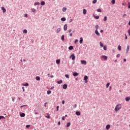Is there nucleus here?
Wrapping results in <instances>:
<instances>
[{
    "label": "nucleus",
    "instance_id": "f257e3e1",
    "mask_svg": "<svg viewBox=\"0 0 130 130\" xmlns=\"http://www.w3.org/2000/svg\"><path fill=\"white\" fill-rule=\"evenodd\" d=\"M121 107H122L121 104H117L115 108V111H116V112H117V111H119V110L121 109Z\"/></svg>",
    "mask_w": 130,
    "mask_h": 130
},
{
    "label": "nucleus",
    "instance_id": "f03ea898",
    "mask_svg": "<svg viewBox=\"0 0 130 130\" xmlns=\"http://www.w3.org/2000/svg\"><path fill=\"white\" fill-rule=\"evenodd\" d=\"M70 58H72V60H75V59L76 58V56H75V54H73L71 55L70 57Z\"/></svg>",
    "mask_w": 130,
    "mask_h": 130
},
{
    "label": "nucleus",
    "instance_id": "7ed1b4c3",
    "mask_svg": "<svg viewBox=\"0 0 130 130\" xmlns=\"http://www.w3.org/2000/svg\"><path fill=\"white\" fill-rule=\"evenodd\" d=\"M81 62L82 64H84L85 66L87 64V61H86V60H81Z\"/></svg>",
    "mask_w": 130,
    "mask_h": 130
},
{
    "label": "nucleus",
    "instance_id": "20e7f679",
    "mask_svg": "<svg viewBox=\"0 0 130 130\" xmlns=\"http://www.w3.org/2000/svg\"><path fill=\"white\" fill-rule=\"evenodd\" d=\"M101 57L102 59H104L105 60H106L108 58V57L105 55L102 56Z\"/></svg>",
    "mask_w": 130,
    "mask_h": 130
},
{
    "label": "nucleus",
    "instance_id": "39448f33",
    "mask_svg": "<svg viewBox=\"0 0 130 130\" xmlns=\"http://www.w3.org/2000/svg\"><path fill=\"white\" fill-rule=\"evenodd\" d=\"M84 81H85V83H88V80H87L88 76H84Z\"/></svg>",
    "mask_w": 130,
    "mask_h": 130
},
{
    "label": "nucleus",
    "instance_id": "423d86ee",
    "mask_svg": "<svg viewBox=\"0 0 130 130\" xmlns=\"http://www.w3.org/2000/svg\"><path fill=\"white\" fill-rule=\"evenodd\" d=\"M63 29L64 31H67V30H68V25L67 24L64 25Z\"/></svg>",
    "mask_w": 130,
    "mask_h": 130
},
{
    "label": "nucleus",
    "instance_id": "0eeeda50",
    "mask_svg": "<svg viewBox=\"0 0 130 130\" xmlns=\"http://www.w3.org/2000/svg\"><path fill=\"white\" fill-rule=\"evenodd\" d=\"M73 75L74 76V77H77V76H79V73H78L77 72H74L73 74Z\"/></svg>",
    "mask_w": 130,
    "mask_h": 130
},
{
    "label": "nucleus",
    "instance_id": "6e6552de",
    "mask_svg": "<svg viewBox=\"0 0 130 130\" xmlns=\"http://www.w3.org/2000/svg\"><path fill=\"white\" fill-rule=\"evenodd\" d=\"M95 34H96L98 36H100V33H99V32H98V30L95 29Z\"/></svg>",
    "mask_w": 130,
    "mask_h": 130
},
{
    "label": "nucleus",
    "instance_id": "1a4fd4ad",
    "mask_svg": "<svg viewBox=\"0 0 130 130\" xmlns=\"http://www.w3.org/2000/svg\"><path fill=\"white\" fill-rule=\"evenodd\" d=\"M2 10L3 13H6V12H7V10H6V8H5V7H2Z\"/></svg>",
    "mask_w": 130,
    "mask_h": 130
},
{
    "label": "nucleus",
    "instance_id": "9d476101",
    "mask_svg": "<svg viewBox=\"0 0 130 130\" xmlns=\"http://www.w3.org/2000/svg\"><path fill=\"white\" fill-rule=\"evenodd\" d=\"M63 89H67L68 88V85L64 84L62 86Z\"/></svg>",
    "mask_w": 130,
    "mask_h": 130
},
{
    "label": "nucleus",
    "instance_id": "9b49d317",
    "mask_svg": "<svg viewBox=\"0 0 130 130\" xmlns=\"http://www.w3.org/2000/svg\"><path fill=\"white\" fill-rule=\"evenodd\" d=\"M128 50H129V46H127V48L126 50V53H127L128 52Z\"/></svg>",
    "mask_w": 130,
    "mask_h": 130
},
{
    "label": "nucleus",
    "instance_id": "f8f14e48",
    "mask_svg": "<svg viewBox=\"0 0 130 130\" xmlns=\"http://www.w3.org/2000/svg\"><path fill=\"white\" fill-rule=\"evenodd\" d=\"M83 13L84 15H86V14H87V10L86 9H83Z\"/></svg>",
    "mask_w": 130,
    "mask_h": 130
},
{
    "label": "nucleus",
    "instance_id": "ddd939ff",
    "mask_svg": "<svg viewBox=\"0 0 130 130\" xmlns=\"http://www.w3.org/2000/svg\"><path fill=\"white\" fill-rule=\"evenodd\" d=\"M109 128H110V124H108L106 125V129L108 130L109 129Z\"/></svg>",
    "mask_w": 130,
    "mask_h": 130
},
{
    "label": "nucleus",
    "instance_id": "4468645a",
    "mask_svg": "<svg viewBox=\"0 0 130 130\" xmlns=\"http://www.w3.org/2000/svg\"><path fill=\"white\" fill-rule=\"evenodd\" d=\"M56 62L57 64H59V63H60V60H59V59L56 60Z\"/></svg>",
    "mask_w": 130,
    "mask_h": 130
},
{
    "label": "nucleus",
    "instance_id": "2eb2a0df",
    "mask_svg": "<svg viewBox=\"0 0 130 130\" xmlns=\"http://www.w3.org/2000/svg\"><path fill=\"white\" fill-rule=\"evenodd\" d=\"M79 42L81 44H82V43H83V38L82 37L80 38V40L79 41Z\"/></svg>",
    "mask_w": 130,
    "mask_h": 130
},
{
    "label": "nucleus",
    "instance_id": "dca6fc26",
    "mask_svg": "<svg viewBox=\"0 0 130 130\" xmlns=\"http://www.w3.org/2000/svg\"><path fill=\"white\" fill-rule=\"evenodd\" d=\"M69 50H72V49H74V47H73L72 46H70L69 47Z\"/></svg>",
    "mask_w": 130,
    "mask_h": 130
},
{
    "label": "nucleus",
    "instance_id": "f3484780",
    "mask_svg": "<svg viewBox=\"0 0 130 130\" xmlns=\"http://www.w3.org/2000/svg\"><path fill=\"white\" fill-rule=\"evenodd\" d=\"M71 126V122H68V123H67V125H66V126L67 127H69V126Z\"/></svg>",
    "mask_w": 130,
    "mask_h": 130
},
{
    "label": "nucleus",
    "instance_id": "a211bd4d",
    "mask_svg": "<svg viewBox=\"0 0 130 130\" xmlns=\"http://www.w3.org/2000/svg\"><path fill=\"white\" fill-rule=\"evenodd\" d=\"M40 5V3L37 2L35 3V6H39Z\"/></svg>",
    "mask_w": 130,
    "mask_h": 130
},
{
    "label": "nucleus",
    "instance_id": "6ab92c4d",
    "mask_svg": "<svg viewBox=\"0 0 130 130\" xmlns=\"http://www.w3.org/2000/svg\"><path fill=\"white\" fill-rule=\"evenodd\" d=\"M37 81H40V77L39 76H37L36 78Z\"/></svg>",
    "mask_w": 130,
    "mask_h": 130
},
{
    "label": "nucleus",
    "instance_id": "aec40b11",
    "mask_svg": "<svg viewBox=\"0 0 130 130\" xmlns=\"http://www.w3.org/2000/svg\"><path fill=\"white\" fill-rule=\"evenodd\" d=\"M57 84H61V83H62V81L61 80L57 81Z\"/></svg>",
    "mask_w": 130,
    "mask_h": 130
},
{
    "label": "nucleus",
    "instance_id": "412c9836",
    "mask_svg": "<svg viewBox=\"0 0 130 130\" xmlns=\"http://www.w3.org/2000/svg\"><path fill=\"white\" fill-rule=\"evenodd\" d=\"M130 98L129 97H126L125 98V101H129Z\"/></svg>",
    "mask_w": 130,
    "mask_h": 130
},
{
    "label": "nucleus",
    "instance_id": "4be33fe9",
    "mask_svg": "<svg viewBox=\"0 0 130 130\" xmlns=\"http://www.w3.org/2000/svg\"><path fill=\"white\" fill-rule=\"evenodd\" d=\"M21 117H24L25 116V113H22V114H20Z\"/></svg>",
    "mask_w": 130,
    "mask_h": 130
},
{
    "label": "nucleus",
    "instance_id": "5701e85b",
    "mask_svg": "<svg viewBox=\"0 0 130 130\" xmlns=\"http://www.w3.org/2000/svg\"><path fill=\"white\" fill-rule=\"evenodd\" d=\"M76 115H81V112H76Z\"/></svg>",
    "mask_w": 130,
    "mask_h": 130
},
{
    "label": "nucleus",
    "instance_id": "b1692460",
    "mask_svg": "<svg viewBox=\"0 0 130 130\" xmlns=\"http://www.w3.org/2000/svg\"><path fill=\"white\" fill-rule=\"evenodd\" d=\"M41 6H44L45 5V2L44 1H43L41 3Z\"/></svg>",
    "mask_w": 130,
    "mask_h": 130
},
{
    "label": "nucleus",
    "instance_id": "393cba45",
    "mask_svg": "<svg viewBox=\"0 0 130 130\" xmlns=\"http://www.w3.org/2000/svg\"><path fill=\"white\" fill-rule=\"evenodd\" d=\"M47 94H48V95H49L50 94H51V91L50 90H48L47 91Z\"/></svg>",
    "mask_w": 130,
    "mask_h": 130
},
{
    "label": "nucleus",
    "instance_id": "a878e982",
    "mask_svg": "<svg viewBox=\"0 0 130 130\" xmlns=\"http://www.w3.org/2000/svg\"><path fill=\"white\" fill-rule=\"evenodd\" d=\"M100 45L101 46V47H103V46H104V45H103V43H102L101 42H100Z\"/></svg>",
    "mask_w": 130,
    "mask_h": 130
},
{
    "label": "nucleus",
    "instance_id": "bb28decb",
    "mask_svg": "<svg viewBox=\"0 0 130 130\" xmlns=\"http://www.w3.org/2000/svg\"><path fill=\"white\" fill-rule=\"evenodd\" d=\"M104 21L105 22H106V21H107V16H105L104 18Z\"/></svg>",
    "mask_w": 130,
    "mask_h": 130
},
{
    "label": "nucleus",
    "instance_id": "cd10ccee",
    "mask_svg": "<svg viewBox=\"0 0 130 130\" xmlns=\"http://www.w3.org/2000/svg\"><path fill=\"white\" fill-rule=\"evenodd\" d=\"M31 12H32V13H35V12H36V9L34 8L31 9Z\"/></svg>",
    "mask_w": 130,
    "mask_h": 130
},
{
    "label": "nucleus",
    "instance_id": "c85d7f7f",
    "mask_svg": "<svg viewBox=\"0 0 130 130\" xmlns=\"http://www.w3.org/2000/svg\"><path fill=\"white\" fill-rule=\"evenodd\" d=\"M61 40H62V41H63L64 40V36L62 35L61 37Z\"/></svg>",
    "mask_w": 130,
    "mask_h": 130
},
{
    "label": "nucleus",
    "instance_id": "c756f323",
    "mask_svg": "<svg viewBox=\"0 0 130 130\" xmlns=\"http://www.w3.org/2000/svg\"><path fill=\"white\" fill-rule=\"evenodd\" d=\"M66 20H67V19H66V18H64V17H62L61 18V20L63 21V22H64V21H66Z\"/></svg>",
    "mask_w": 130,
    "mask_h": 130
},
{
    "label": "nucleus",
    "instance_id": "7c9ffc66",
    "mask_svg": "<svg viewBox=\"0 0 130 130\" xmlns=\"http://www.w3.org/2000/svg\"><path fill=\"white\" fill-rule=\"evenodd\" d=\"M60 31V28H58L57 29V33H59V32Z\"/></svg>",
    "mask_w": 130,
    "mask_h": 130
},
{
    "label": "nucleus",
    "instance_id": "2f4dec72",
    "mask_svg": "<svg viewBox=\"0 0 130 130\" xmlns=\"http://www.w3.org/2000/svg\"><path fill=\"white\" fill-rule=\"evenodd\" d=\"M94 18H95V19H96V20H98V19H99V16H96L95 15H93Z\"/></svg>",
    "mask_w": 130,
    "mask_h": 130
},
{
    "label": "nucleus",
    "instance_id": "473e14b6",
    "mask_svg": "<svg viewBox=\"0 0 130 130\" xmlns=\"http://www.w3.org/2000/svg\"><path fill=\"white\" fill-rule=\"evenodd\" d=\"M62 11H63V12H66L67 11V8L63 7L62 8Z\"/></svg>",
    "mask_w": 130,
    "mask_h": 130
},
{
    "label": "nucleus",
    "instance_id": "72a5a7b5",
    "mask_svg": "<svg viewBox=\"0 0 130 130\" xmlns=\"http://www.w3.org/2000/svg\"><path fill=\"white\" fill-rule=\"evenodd\" d=\"M65 77L67 79H70V76H69V75H68V74L65 75Z\"/></svg>",
    "mask_w": 130,
    "mask_h": 130
},
{
    "label": "nucleus",
    "instance_id": "f704fd0d",
    "mask_svg": "<svg viewBox=\"0 0 130 130\" xmlns=\"http://www.w3.org/2000/svg\"><path fill=\"white\" fill-rule=\"evenodd\" d=\"M118 50H121V46H120V45L118 46Z\"/></svg>",
    "mask_w": 130,
    "mask_h": 130
},
{
    "label": "nucleus",
    "instance_id": "c9c22d12",
    "mask_svg": "<svg viewBox=\"0 0 130 130\" xmlns=\"http://www.w3.org/2000/svg\"><path fill=\"white\" fill-rule=\"evenodd\" d=\"M110 85V83H108L107 84H106V88H108V87H109V85Z\"/></svg>",
    "mask_w": 130,
    "mask_h": 130
},
{
    "label": "nucleus",
    "instance_id": "e433bc0d",
    "mask_svg": "<svg viewBox=\"0 0 130 130\" xmlns=\"http://www.w3.org/2000/svg\"><path fill=\"white\" fill-rule=\"evenodd\" d=\"M95 28L96 29L95 30H98V28H99V25H95Z\"/></svg>",
    "mask_w": 130,
    "mask_h": 130
},
{
    "label": "nucleus",
    "instance_id": "4c0bfd02",
    "mask_svg": "<svg viewBox=\"0 0 130 130\" xmlns=\"http://www.w3.org/2000/svg\"><path fill=\"white\" fill-rule=\"evenodd\" d=\"M97 12H99L100 13H101L102 12V10L101 9H98L97 10Z\"/></svg>",
    "mask_w": 130,
    "mask_h": 130
},
{
    "label": "nucleus",
    "instance_id": "58836bf2",
    "mask_svg": "<svg viewBox=\"0 0 130 130\" xmlns=\"http://www.w3.org/2000/svg\"><path fill=\"white\" fill-rule=\"evenodd\" d=\"M111 3L113 5H114L115 4V0H112Z\"/></svg>",
    "mask_w": 130,
    "mask_h": 130
},
{
    "label": "nucleus",
    "instance_id": "ea45409f",
    "mask_svg": "<svg viewBox=\"0 0 130 130\" xmlns=\"http://www.w3.org/2000/svg\"><path fill=\"white\" fill-rule=\"evenodd\" d=\"M104 50H107V47L106 46H104Z\"/></svg>",
    "mask_w": 130,
    "mask_h": 130
},
{
    "label": "nucleus",
    "instance_id": "a19ab883",
    "mask_svg": "<svg viewBox=\"0 0 130 130\" xmlns=\"http://www.w3.org/2000/svg\"><path fill=\"white\" fill-rule=\"evenodd\" d=\"M96 3H97V0H93L92 1V4H96Z\"/></svg>",
    "mask_w": 130,
    "mask_h": 130
},
{
    "label": "nucleus",
    "instance_id": "79ce46f5",
    "mask_svg": "<svg viewBox=\"0 0 130 130\" xmlns=\"http://www.w3.org/2000/svg\"><path fill=\"white\" fill-rule=\"evenodd\" d=\"M27 32H28V31H27L26 29H24V30H23V33H24L25 34H26Z\"/></svg>",
    "mask_w": 130,
    "mask_h": 130
},
{
    "label": "nucleus",
    "instance_id": "37998d69",
    "mask_svg": "<svg viewBox=\"0 0 130 130\" xmlns=\"http://www.w3.org/2000/svg\"><path fill=\"white\" fill-rule=\"evenodd\" d=\"M5 119V117L4 116H0V119Z\"/></svg>",
    "mask_w": 130,
    "mask_h": 130
},
{
    "label": "nucleus",
    "instance_id": "c03bdc74",
    "mask_svg": "<svg viewBox=\"0 0 130 130\" xmlns=\"http://www.w3.org/2000/svg\"><path fill=\"white\" fill-rule=\"evenodd\" d=\"M78 42H79V40L78 39H76L75 41V43L76 44Z\"/></svg>",
    "mask_w": 130,
    "mask_h": 130
},
{
    "label": "nucleus",
    "instance_id": "a18cd8bd",
    "mask_svg": "<svg viewBox=\"0 0 130 130\" xmlns=\"http://www.w3.org/2000/svg\"><path fill=\"white\" fill-rule=\"evenodd\" d=\"M59 108V106H57V107H56V110H57V111H58V109Z\"/></svg>",
    "mask_w": 130,
    "mask_h": 130
},
{
    "label": "nucleus",
    "instance_id": "49530a36",
    "mask_svg": "<svg viewBox=\"0 0 130 130\" xmlns=\"http://www.w3.org/2000/svg\"><path fill=\"white\" fill-rule=\"evenodd\" d=\"M117 57H120V54H118L117 55Z\"/></svg>",
    "mask_w": 130,
    "mask_h": 130
},
{
    "label": "nucleus",
    "instance_id": "de8ad7c7",
    "mask_svg": "<svg viewBox=\"0 0 130 130\" xmlns=\"http://www.w3.org/2000/svg\"><path fill=\"white\" fill-rule=\"evenodd\" d=\"M26 127H27V128L30 127V125H26Z\"/></svg>",
    "mask_w": 130,
    "mask_h": 130
},
{
    "label": "nucleus",
    "instance_id": "09e8293b",
    "mask_svg": "<svg viewBox=\"0 0 130 130\" xmlns=\"http://www.w3.org/2000/svg\"><path fill=\"white\" fill-rule=\"evenodd\" d=\"M128 33L129 34V36H130V28L128 30Z\"/></svg>",
    "mask_w": 130,
    "mask_h": 130
},
{
    "label": "nucleus",
    "instance_id": "8fccbe9b",
    "mask_svg": "<svg viewBox=\"0 0 130 130\" xmlns=\"http://www.w3.org/2000/svg\"><path fill=\"white\" fill-rule=\"evenodd\" d=\"M65 118H64V116H63L62 117V120H65Z\"/></svg>",
    "mask_w": 130,
    "mask_h": 130
},
{
    "label": "nucleus",
    "instance_id": "3c124183",
    "mask_svg": "<svg viewBox=\"0 0 130 130\" xmlns=\"http://www.w3.org/2000/svg\"><path fill=\"white\" fill-rule=\"evenodd\" d=\"M72 22H73V19H70L69 23H72Z\"/></svg>",
    "mask_w": 130,
    "mask_h": 130
},
{
    "label": "nucleus",
    "instance_id": "603ef678",
    "mask_svg": "<svg viewBox=\"0 0 130 130\" xmlns=\"http://www.w3.org/2000/svg\"><path fill=\"white\" fill-rule=\"evenodd\" d=\"M128 9H130V3H129L128 4Z\"/></svg>",
    "mask_w": 130,
    "mask_h": 130
},
{
    "label": "nucleus",
    "instance_id": "864d4df0",
    "mask_svg": "<svg viewBox=\"0 0 130 130\" xmlns=\"http://www.w3.org/2000/svg\"><path fill=\"white\" fill-rule=\"evenodd\" d=\"M22 89H23V92H25V89L24 87H22Z\"/></svg>",
    "mask_w": 130,
    "mask_h": 130
},
{
    "label": "nucleus",
    "instance_id": "5fc2aeb1",
    "mask_svg": "<svg viewBox=\"0 0 130 130\" xmlns=\"http://www.w3.org/2000/svg\"><path fill=\"white\" fill-rule=\"evenodd\" d=\"M68 32H69V33H71V32H72V29H69L68 30Z\"/></svg>",
    "mask_w": 130,
    "mask_h": 130
},
{
    "label": "nucleus",
    "instance_id": "6e6d98bb",
    "mask_svg": "<svg viewBox=\"0 0 130 130\" xmlns=\"http://www.w3.org/2000/svg\"><path fill=\"white\" fill-rule=\"evenodd\" d=\"M46 117H47V118H50V116H49V115L48 116H46Z\"/></svg>",
    "mask_w": 130,
    "mask_h": 130
},
{
    "label": "nucleus",
    "instance_id": "4d7b16f0",
    "mask_svg": "<svg viewBox=\"0 0 130 130\" xmlns=\"http://www.w3.org/2000/svg\"><path fill=\"white\" fill-rule=\"evenodd\" d=\"M111 89H112V87L111 86L110 87L109 91H111Z\"/></svg>",
    "mask_w": 130,
    "mask_h": 130
},
{
    "label": "nucleus",
    "instance_id": "13d9d810",
    "mask_svg": "<svg viewBox=\"0 0 130 130\" xmlns=\"http://www.w3.org/2000/svg\"><path fill=\"white\" fill-rule=\"evenodd\" d=\"M126 16V14H124L123 15V17H125Z\"/></svg>",
    "mask_w": 130,
    "mask_h": 130
},
{
    "label": "nucleus",
    "instance_id": "bf43d9fd",
    "mask_svg": "<svg viewBox=\"0 0 130 130\" xmlns=\"http://www.w3.org/2000/svg\"><path fill=\"white\" fill-rule=\"evenodd\" d=\"M70 37H72V36H73V34L71 33V34H70Z\"/></svg>",
    "mask_w": 130,
    "mask_h": 130
},
{
    "label": "nucleus",
    "instance_id": "052dcab7",
    "mask_svg": "<svg viewBox=\"0 0 130 130\" xmlns=\"http://www.w3.org/2000/svg\"><path fill=\"white\" fill-rule=\"evenodd\" d=\"M125 35V39H127V36H126V35Z\"/></svg>",
    "mask_w": 130,
    "mask_h": 130
},
{
    "label": "nucleus",
    "instance_id": "680f3d73",
    "mask_svg": "<svg viewBox=\"0 0 130 130\" xmlns=\"http://www.w3.org/2000/svg\"><path fill=\"white\" fill-rule=\"evenodd\" d=\"M58 124L59 125H60V121H59V122H58Z\"/></svg>",
    "mask_w": 130,
    "mask_h": 130
},
{
    "label": "nucleus",
    "instance_id": "e2e57ef3",
    "mask_svg": "<svg viewBox=\"0 0 130 130\" xmlns=\"http://www.w3.org/2000/svg\"><path fill=\"white\" fill-rule=\"evenodd\" d=\"M25 86H29V84L26 83L25 85Z\"/></svg>",
    "mask_w": 130,
    "mask_h": 130
},
{
    "label": "nucleus",
    "instance_id": "0e129e2a",
    "mask_svg": "<svg viewBox=\"0 0 130 130\" xmlns=\"http://www.w3.org/2000/svg\"><path fill=\"white\" fill-rule=\"evenodd\" d=\"M25 17L26 18H27V17H28V15H27V14H25Z\"/></svg>",
    "mask_w": 130,
    "mask_h": 130
},
{
    "label": "nucleus",
    "instance_id": "69168bd1",
    "mask_svg": "<svg viewBox=\"0 0 130 130\" xmlns=\"http://www.w3.org/2000/svg\"><path fill=\"white\" fill-rule=\"evenodd\" d=\"M62 104H64V101H62Z\"/></svg>",
    "mask_w": 130,
    "mask_h": 130
},
{
    "label": "nucleus",
    "instance_id": "338daca9",
    "mask_svg": "<svg viewBox=\"0 0 130 130\" xmlns=\"http://www.w3.org/2000/svg\"><path fill=\"white\" fill-rule=\"evenodd\" d=\"M100 32H101V33H102V32H103V30H102V29L101 30H100Z\"/></svg>",
    "mask_w": 130,
    "mask_h": 130
},
{
    "label": "nucleus",
    "instance_id": "774afa93",
    "mask_svg": "<svg viewBox=\"0 0 130 130\" xmlns=\"http://www.w3.org/2000/svg\"><path fill=\"white\" fill-rule=\"evenodd\" d=\"M123 61H124V62L126 61V59H124Z\"/></svg>",
    "mask_w": 130,
    "mask_h": 130
}]
</instances>
